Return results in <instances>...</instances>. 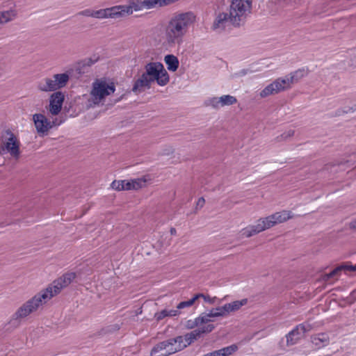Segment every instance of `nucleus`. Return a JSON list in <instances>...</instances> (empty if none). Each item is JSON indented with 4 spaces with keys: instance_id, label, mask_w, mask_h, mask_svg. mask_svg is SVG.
I'll return each instance as SVG.
<instances>
[{
    "instance_id": "f704fd0d",
    "label": "nucleus",
    "mask_w": 356,
    "mask_h": 356,
    "mask_svg": "<svg viewBox=\"0 0 356 356\" xmlns=\"http://www.w3.org/2000/svg\"><path fill=\"white\" fill-rule=\"evenodd\" d=\"M210 318H212L210 316V312L209 313H202L199 317L196 318L197 321H198L199 325H202L203 323H207L208 322L211 321Z\"/></svg>"
},
{
    "instance_id": "72a5a7b5",
    "label": "nucleus",
    "mask_w": 356,
    "mask_h": 356,
    "mask_svg": "<svg viewBox=\"0 0 356 356\" xmlns=\"http://www.w3.org/2000/svg\"><path fill=\"white\" fill-rule=\"evenodd\" d=\"M356 111V104H353L351 106H346L343 108L337 109L335 112V116H340L345 113H354Z\"/></svg>"
},
{
    "instance_id": "aec40b11",
    "label": "nucleus",
    "mask_w": 356,
    "mask_h": 356,
    "mask_svg": "<svg viewBox=\"0 0 356 356\" xmlns=\"http://www.w3.org/2000/svg\"><path fill=\"white\" fill-rule=\"evenodd\" d=\"M145 9H152L154 8H161L168 6L178 0H143Z\"/></svg>"
},
{
    "instance_id": "e433bc0d",
    "label": "nucleus",
    "mask_w": 356,
    "mask_h": 356,
    "mask_svg": "<svg viewBox=\"0 0 356 356\" xmlns=\"http://www.w3.org/2000/svg\"><path fill=\"white\" fill-rule=\"evenodd\" d=\"M123 180H115L111 183V188L116 191H123Z\"/></svg>"
},
{
    "instance_id": "412c9836",
    "label": "nucleus",
    "mask_w": 356,
    "mask_h": 356,
    "mask_svg": "<svg viewBox=\"0 0 356 356\" xmlns=\"http://www.w3.org/2000/svg\"><path fill=\"white\" fill-rule=\"evenodd\" d=\"M38 88L40 91L50 92L58 90L54 79L45 78L41 80L38 84Z\"/></svg>"
},
{
    "instance_id": "1a4fd4ad",
    "label": "nucleus",
    "mask_w": 356,
    "mask_h": 356,
    "mask_svg": "<svg viewBox=\"0 0 356 356\" xmlns=\"http://www.w3.org/2000/svg\"><path fill=\"white\" fill-rule=\"evenodd\" d=\"M33 120L37 132L40 135H46L49 130L54 125V122L49 121L44 115L35 113L33 115Z\"/></svg>"
},
{
    "instance_id": "8fccbe9b",
    "label": "nucleus",
    "mask_w": 356,
    "mask_h": 356,
    "mask_svg": "<svg viewBox=\"0 0 356 356\" xmlns=\"http://www.w3.org/2000/svg\"><path fill=\"white\" fill-rule=\"evenodd\" d=\"M348 226L350 229L356 230V218L349 222Z\"/></svg>"
},
{
    "instance_id": "ea45409f",
    "label": "nucleus",
    "mask_w": 356,
    "mask_h": 356,
    "mask_svg": "<svg viewBox=\"0 0 356 356\" xmlns=\"http://www.w3.org/2000/svg\"><path fill=\"white\" fill-rule=\"evenodd\" d=\"M341 266H345L342 270L344 271H356V265L353 266L350 262H346L340 265Z\"/></svg>"
},
{
    "instance_id": "6e6d98bb",
    "label": "nucleus",
    "mask_w": 356,
    "mask_h": 356,
    "mask_svg": "<svg viewBox=\"0 0 356 356\" xmlns=\"http://www.w3.org/2000/svg\"><path fill=\"white\" fill-rule=\"evenodd\" d=\"M119 328H120V327H119V326H118V325H115V330H119Z\"/></svg>"
},
{
    "instance_id": "a878e982",
    "label": "nucleus",
    "mask_w": 356,
    "mask_h": 356,
    "mask_svg": "<svg viewBox=\"0 0 356 356\" xmlns=\"http://www.w3.org/2000/svg\"><path fill=\"white\" fill-rule=\"evenodd\" d=\"M180 314L177 309H163L154 314V318L157 321H160L167 316H175Z\"/></svg>"
},
{
    "instance_id": "864d4df0",
    "label": "nucleus",
    "mask_w": 356,
    "mask_h": 356,
    "mask_svg": "<svg viewBox=\"0 0 356 356\" xmlns=\"http://www.w3.org/2000/svg\"><path fill=\"white\" fill-rule=\"evenodd\" d=\"M206 296L207 295H204L203 293H197V294L195 295L194 297L192 298L194 300V302H195L200 298H202L204 300V298L206 297Z\"/></svg>"
},
{
    "instance_id": "473e14b6",
    "label": "nucleus",
    "mask_w": 356,
    "mask_h": 356,
    "mask_svg": "<svg viewBox=\"0 0 356 356\" xmlns=\"http://www.w3.org/2000/svg\"><path fill=\"white\" fill-rule=\"evenodd\" d=\"M223 306L213 308L210 310V316L212 318L224 316L227 315V312L222 309Z\"/></svg>"
},
{
    "instance_id": "9d476101",
    "label": "nucleus",
    "mask_w": 356,
    "mask_h": 356,
    "mask_svg": "<svg viewBox=\"0 0 356 356\" xmlns=\"http://www.w3.org/2000/svg\"><path fill=\"white\" fill-rule=\"evenodd\" d=\"M311 330V325L306 323L299 324L290 331L286 336L288 346L293 345L304 336L305 333Z\"/></svg>"
},
{
    "instance_id": "4c0bfd02",
    "label": "nucleus",
    "mask_w": 356,
    "mask_h": 356,
    "mask_svg": "<svg viewBox=\"0 0 356 356\" xmlns=\"http://www.w3.org/2000/svg\"><path fill=\"white\" fill-rule=\"evenodd\" d=\"M195 303L193 298L187 300L179 302L177 306V309L179 311V309H182L185 307H191Z\"/></svg>"
},
{
    "instance_id": "13d9d810",
    "label": "nucleus",
    "mask_w": 356,
    "mask_h": 356,
    "mask_svg": "<svg viewBox=\"0 0 356 356\" xmlns=\"http://www.w3.org/2000/svg\"><path fill=\"white\" fill-rule=\"evenodd\" d=\"M241 73H242L243 74H245V71H244V70H243V71L241 72Z\"/></svg>"
},
{
    "instance_id": "20e7f679",
    "label": "nucleus",
    "mask_w": 356,
    "mask_h": 356,
    "mask_svg": "<svg viewBox=\"0 0 356 356\" xmlns=\"http://www.w3.org/2000/svg\"><path fill=\"white\" fill-rule=\"evenodd\" d=\"M0 154H10V155L18 160L20 157V141L10 129L3 131L0 136Z\"/></svg>"
},
{
    "instance_id": "423d86ee",
    "label": "nucleus",
    "mask_w": 356,
    "mask_h": 356,
    "mask_svg": "<svg viewBox=\"0 0 356 356\" xmlns=\"http://www.w3.org/2000/svg\"><path fill=\"white\" fill-rule=\"evenodd\" d=\"M180 337L171 338L156 344L151 350V356H168L184 349V346L177 345Z\"/></svg>"
},
{
    "instance_id": "f03ea898",
    "label": "nucleus",
    "mask_w": 356,
    "mask_h": 356,
    "mask_svg": "<svg viewBox=\"0 0 356 356\" xmlns=\"http://www.w3.org/2000/svg\"><path fill=\"white\" fill-rule=\"evenodd\" d=\"M293 215L291 211L283 210L276 212L266 218H259L256 225H249L241 230V234L247 238L256 235L266 229H268L277 224L286 222L292 218Z\"/></svg>"
},
{
    "instance_id": "6ab92c4d",
    "label": "nucleus",
    "mask_w": 356,
    "mask_h": 356,
    "mask_svg": "<svg viewBox=\"0 0 356 356\" xmlns=\"http://www.w3.org/2000/svg\"><path fill=\"white\" fill-rule=\"evenodd\" d=\"M99 60L98 57L94 56L91 58H86L79 61L76 66V71L78 74H83L86 72V67H89L97 63Z\"/></svg>"
},
{
    "instance_id": "dca6fc26",
    "label": "nucleus",
    "mask_w": 356,
    "mask_h": 356,
    "mask_svg": "<svg viewBox=\"0 0 356 356\" xmlns=\"http://www.w3.org/2000/svg\"><path fill=\"white\" fill-rule=\"evenodd\" d=\"M159 69L160 70L158 73L154 74L151 77H149V79L151 84L156 81L159 86H164L168 83L170 76L164 67H161V68Z\"/></svg>"
},
{
    "instance_id": "de8ad7c7",
    "label": "nucleus",
    "mask_w": 356,
    "mask_h": 356,
    "mask_svg": "<svg viewBox=\"0 0 356 356\" xmlns=\"http://www.w3.org/2000/svg\"><path fill=\"white\" fill-rule=\"evenodd\" d=\"M216 299V297L211 298L209 296L207 295L206 297L204 298V301L209 302V304H214Z\"/></svg>"
},
{
    "instance_id": "58836bf2",
    "label": "nucleus",
    "mask_w": 356,
    "mask_h": 356,
    "mask_svg": "<svg viewBox=\"0 0 356 356\" xmlns=\"http://www.w3.org/2000/svg\"><path fill=\"white\" fill-rule=\"evenodd\" d=\"M207 105L211 106L215 108H217L220 106V102H219V97H212L208 100Z\"/></svg>"
},
{
    "instance_id": "f3484780",
    "label": "nucleus",
    "mask_w": 356,
    "mask_h": 356,
    "mask_svg": "<svg viewBox=\"0 0 356 356\" xmlns=\"http://www.w3.org/2000/svg\"><path fill=\"white\" fill-rule=\"evenodd\" d=\"M229 22L231 24V15L229 13H220L217 15L213 25L212 29L224 30L226 26V24Z\"/></svg>"
},
{
    "instance_id": "c9c22d12",
    "label": "nucleus",
    "mask_w": 356,
    "mask_h": 356,
    "mask_svg": "<svg viewBox=\"0 0 356 356\" xmlns=\"http://www.w3.org/2000/svg\"><path fill=\"white\" fill-rule=\"evenodd\" d=\"M132 190H138L145 185V180L142 179L132 180Z\"/></svg>"
},
{
    "instance_id": "c03bdc74",
    "label": "nucleus",
    "mask_w": 356,
    "mask_h": 356,
    "mask_svg": "<svg viewBox=\"0 0 356 356\" xmlns=\"http://www.w3.org/2000/svg\"><path fill=\"white\" fill-rule=\"evenodd\" d=\"M200 325L198 321H197V318L194 321L188 320L186 323V326L188 328L193 329L196 326Z\"/></svg>"
},
{
    "instance_id": "9b49d317",
    "label": "nucleus",
    "mask_w": 356,
    "mask_h": 356,
    "mask_svg": "<svg viewBox=\"0 0 356 356\" xmlns=\"http://www.w3.org/2000/svg\"><path fill=\"white\" fill-rule=\"evenodd\" d=\"M115 86L108 85L105 82H95L93 83V88L91 94L96 98L99 99L104 98L106 96L109 95L111 93L115 92Z\"/></svg>"
},
{
    "instance_id": "0eeeda50",
    "label": "nucleus",
    "mask_w": 356,
    "mask_h": 356,
    "mask_svg": "<svg viewBox=\"0 0 356 356\" xmlns=\"http://www.w3.org/2000/svg\"><path fill=\"white\" fill-rule=\"evenodd\" d=\"M76 274L74 272H67L63 274L61 277L54 281L53 285L47 287L44 291L50 289V292L48 293L49 299L57 295L60 291L70 285L72 281L76 278Z\"/></svg>"
},
{
    "instance_id": "37998d69",
    "label": "nucleus",
    "mask_w": 356,
    "mask_h": 356,
    "mask_svg": "<svg viewBox=\"0 0 356 356\" xmlns=\"http://www.w3.org/2000/svg\"><path fill=\"white\" fill-rule=\"evenodd\" d=\"M191 335L193 337V338L196 340L198 338H200L203 334L202 333V331L200 328L196 329L193 330L190 332Z\"/></svg>"
},
{
    "instance_id": "2eb2a0df",
    "label": "nucleus",
    "mask_w": 356,
    "mask_h": 356,
    "mask_svg": "<svg viewBox=\"0 0 356 356\" xmlns=\"http://www.w3.org/2000/svg\"><path fill=\"white\" fill-rule=\"evenodd\" d=\"M151 86L149 78L143 73L138 79L135 80L132 91L136 94H138L144 92L145 89H149Z\"/></svg>"
},
{
    "instance_id": "a19ab883",
    "label": "nucleus",
    "mask_w": 356,
    "mask_h": 356,
    "mask_svg": "<svg viewBox=\"0 0 356 356\" xmlns=\"http://www.w3.org/2000/svg\"><path fill=\"white\" fill-rule=\"evenodd\" d=\"M200 328L202 331V333L204 334V333H209V332H212L213 330V329L215 328V326L213 324H208V325L202 326Z\"/></svg>"
},
{
    "instance_id": "6e6552de",
    "label": "nucleus",
    "mask_w": 356,
    "mask_h": 356,
    "mask_svg": "<svg viewBox=\"0 0 356 356\" xmlns=\"http://www.w3.org/2000/svg\"><path fill=\"white\" fill-rule=\"evenodd\" d=\"M291 88L289 80L286 77L284 79L278 78L266 86L260 92V96L261 97H266L270 95L277 94L282 91L289 90Z\"/></svg>"
},
{
    "instance_id": "a18cd8bd",
    "label": "nucleus",
    "mask_w": 356,
    "mask_h": 356,
    "mask_svg": "<svg viewBox=\"0 0 356 356\" xmlns=\"http://www.w3.org/2000/svg\"><path fill=\"white\" fill-rule=\"evenodd\" d=\"M123 181H124L123 190H126V191L132 190V184H133L132 180H131V181L123 180Z\"/></svg>"
},
{
    "instance_id": "603ef678",
    "label": "nucleus",
    "mask_w": 356,
    "mask_h": 356,
    "mask_svg": "<svg viewBox=\"0 0 356 356\" xmlns=\"http://www.w3.org/2000/svg\"><path fill=\"white\" fill-rule=\"evenodd\" d=\"M204 202H205V200H204V197H200L197 202V207H200V208H202L204 206Z\"/></svg>"
},
{
    "instance_id": "09e8293b",
    "label": "nucleus",
    "mask_w": 356,
    "mask_h": 356,
    "mask_svg": "<svg viewBox=\"0 0 356 356\" xmlns=\"http://www.w3.org/2000/svg\"><path fill=\"white\" fill-rule=\"evenodd\" d=\"M293 134H294V131L289 130L288 132L284 133L281 136L282 138H284V139H286L287 138H289V137L293 136Z\"/></svg>"
},
{
    "instance_id": "bb28decb",
    "label": "nucleus",
    "mask_w": 356,
    "mask_h": 356,
    "mask_svg": "<svg viewBox=\"0 0 356 356\" xmlns=\"http://www.w3.org/2000/svg\"><path fill=\"white\" fill-rule=\"evenodd\" d=\"M69 75L67 73L56 74L54 79L58 89L64 87L69 81Z\"/></svg>"
},
{
    "instance_id": "5fc2aeb1",
    "label": "nucleus",
    "mask_w": 356,
    "mask_h": 356,
    "mask_svg": "<svg viewBox=\"0 0 356 356\" xmlns=\"http://www.w3.org/2000/svg\"><path fill=\"white\" fill-rule=\"evenodd\" d=\"M176 233H177V230H176V229H175V228H174V227H172V228L170 229V234H171L172 235H175V234H176Z\"/></svg>"
},
{
    "instance_id": "49530a36",
    "label": "nucleus",
    "mask_w": 356,
    "mask_h": 356,
    "mask_svg": "<svg viewBox=\"0 0 356 356\" xmlns=\"http://www.w3.org/2000/svg\"><path fill=\"white\" fill-rule=\"evenodd\" d=\"M350 302H354L356 301V289L353 290L348 297Z\"/></svg>"
},
{
    "instance_id": "7c9ffc66",
    "label": "nucleus",
    "mask_w": 356,
    "mask_h": 356,
    "mask_svg": "<svg viewBox=\"0 0 356 356\" xmlns=\"http://www.w3.org/2000/svg\"><path fill=\"white\" fill-rule=\"evenodd\" d=\"M177 337H180L181 338V341H180V343L177 342V345L184 346V349L185 348H186L188 346H189L190 344H191V343L195 341V339L191 335L190 332L186 334L184 337L178 336Z\"/></svg>"
},
{
    "instance_id": "f8f14e48",
    "label": "nucleus",
    "mask_w": 356,
    "mask_h": 356,
    "mask_svg": "<svg viewBox=\"0 0 356 356\" xmlns=\"http://www.w3.org/2000/svg\"><path fill=\"white\" fill-rule=\"evenodd\" d=\"M64 95L62 92H54L49 98V112L53 115H57L62 109L64 102Z\"/></svg>"
},
{
    "instance_id": "4be33fe9",
    "label": "nucleus",
    "mask_w": 356,
    "mask_h": 356,
    "mask_svg": "<svg viewBox=\"0 0 356 356\" xmlns=\"http://www.w3.org/2000/svg\"><path fill=\"white\" fill-rule=\"evenodd\" d=\"M307 75V70L305 68L298 69L293 72H291L286 76L289 80V83L291 86L292 84L298 82L301 79Z\"/></svg>"
},
{
    "instance_id": "3c124183",
    "label": "nucleus",
    "mask_w": 356,
    "mask_h": 356,
    "mask_svg": "<svg viewBox=\"0 0 356 356\" xmlns=\"http://www.w3.org/2000/svg\"><path fill=\"white\" fill-rule=\"evenodd\" d=\"M203 356H220V351L218 350H214L213 352L209 353L207 354L204 355Z\"/></svg>"
},
{
    "instance_id": "c85d7f7f",
    "label": "nucleus",
    "mask_w": 356,
    "mask_h": 356,
    "mask_svg": "<svg viewBox=\"0 0 356 356\" xmlns=\"http://www.w3.org/2000/svg\"><path fill=\"white\" fill-rule=\"evenodd\" d=\"M219 102H220V106H224L236 104L237 102V99L234 96L226 95L220 97Z\"/></svg>"
},
{
    "instance_id": "4468645a",
    "label": "nucleus",
    "mask_w": 356,
    "mask_h": 356,
    "mask_svg": "<svg viewBox=\"0 0 356 356\" xmlns=\"http://www.w3.org/2000/svg\"><path fill=\"white\" fill-rule=\"evenodd\" d=\"M143 1V0H129L128 5L119 6L121 17L132 14L133 10L138 11L144 9Z\"/></svg>"
},
{
    "instance_id": "b1692460",
    "label": "nucleus",
    "mask_w": 356,
    "mask_h": 356,
    "mask_svg": "<svg viewBox=\"0 0 356 356\" xmlns=\"http://www.w3.org/2000/svg\"><path fill=\"white\" fill-rule=\"evenodd\" d=\"M164 67L161 63L150 62L145 65V72H143L148 78L158 73L159 68Z\"/></svg>"
},
{
    "instance_id": "f257e3e1",
    "label": "nucleus",
    "mask_w": 356,
    "mask_h": 356,
    "mask_svg": "<svg viewBox=\"0 0 356 356\" xmlns=\"http://www.w3.org/2000/svg\"><path fill=\"white\" fill-rule=\"evenodd\" d=\"M195 21V15L192 12L175 13L169 19L165 29V36L170 46L181 44L189 27Z\"/></svg>"
},
{
    "instance_id": "393cba45",
    "label": "nucleus",
    "mask_w": 356,
    "mask_h": 356,
    "mask_svg": "<svg viewBox=\"0 0 356 356\" xmlns=\"http://www.w3.org/2000/svg\"><path fill=\"white\" fill-rule=\"evenodd\" d=\"M164 61L167 65L168 70L170 71L175 72L179 67V60L172 54L166 55L164 58Z\"/></svg>"
},
{
    "instance_id": "5701e85b",
    "label": "nucleus",
    "mask_w": 356,
    "mask_h": 356,
    "mask_svg": "<svg viewBox=\"0 0 356 356\" xmlns=\"http://www.w3.org/2000/svg\"><path fill=\"white\" fill-rule=\"evenodd\" d=\"M248 303V299L244 298L241 300L233 301L230 303L223 305V309L227 312V314L230 312L238 311L242 306Z\"/></svg>"
},
{
    "instance_id": "2f4dec72",
    "label": "nucleus",
    "mask_w": 356,
    "mask_h": 356,
    "mask_svg": "<svg viewBox=\"0 0 356 356\" xmlns=\"http://www.w3.org/2000/svg\"><path fill=\"white\" fill-rule=\"evenodd\" d=\"M238 349L236 345L233 344L218 350L220 351V356H229L236 352Z\"/></svg>"
},
{
    "instance_id": "a211bd4d",
    "label": "nucleus",
    "mask_w": 356,
    "mask_h": 356,
    "mask_svg": "<svg viewBox=\"0 0 356 356\" xmlns=\"http://www.w3.org/2000/svg\"><path fill=\"white\" fill-rule=\"evenodd\" d=\"M312 343L316 348H321L329 344L330 337L327 334L321 332L311 337Z\"/></svg>"
},
{
    "instance_id": "ddd939ff",
    "label": "nucleus",
    "mask_w": 356,
    "mask_h": 356,
    "mask_svg": "<svg viewBox=\"0 0 356 356\" xmlns=\"http://www.w3.org/2000/svg\"><path fill=\"white\" fill-rule=\"evenodd\" d=\"M120 10V8H119V6H115L105 9L95 10L94 17L97 19L122 17Z\"/></svg>"
},
{
    "instance_id": "c756f323",
    "label": "nucleus",
    "mask_w": 356,
    "mask_h": 356,
    "mask_svg": "<svg viewBox=\"0 0 356 356\" xmlns=\"http://www.w3.org/2000/svg\"><path fill=\"white\" fill-rule=\"evenodd\" d=\"M345 266H341L340 265L330 271L329 273L325 274L323 276V280L326 282L329 281L331 278L338 276L340 273L342 271L343 268Z\"/></svg>"
},
{
    "instance_id": "39448f33",
    "label": "nucleus",
    "mask_w": 356,
    "mask_h": 356,
    "mask_svg": "<svg viewBox=\"0 0 356 356\" xmlns=\"http://www.w3.org/2000/svg\"><path fill=\"white\" fill-rule=\"evenodd\" d=\"M49 292H50V289L42 291L26 301L14 314L15 318L20 319L25 318L37 310V309L42 305L43 301L45 302L49 299V296H48Z\"/></svg>"
},
{
    "instance_id": "7ed1b4c3",
    "label": "nucleus",
    "mask_w": 356,
    "mask_h": 356,
    "mask_svg": "<svg viewBox=\"0 0 356 356\" xmlns=\"http://www.w3.org/2000/svg\"><path fill=\"white\" fill-rule=\"evenodd\" d=\"M252 0H232L229 13L231 15V24L240 27L245 24L248 16L252 12Z\"/></svg>"
},
{
    "instance_id": "cd10ccee",
    "label": "nucleus",
    "mask_w": 356,
    "mask_h": 356,
    "mask_svg": "<svg viewBox=\"0 0 356 356\" xmlns=\"http://www.w3.org/2000/svg\"><path fill=\"white\" fill-rule=\"evenodd\" d=\"M15 16L16 13L14 10L0 12V24L6 23L13 20Z\"/></svg>"
},
{
    "instance_id": "79ce46f5",
    "label": "nucleus",
    "mask_w": 356,
    "mask_h": 356,
    "mask_svg": "<svg viewBox=\"0 0 356 356\" xmlns=\"http://www.w3.org/2000/svg\"><path fill=\"white\" fill-rule=\"evenodd\" d=\"M94 13L95 10H92L91 9H86L82 11H80L77 15L94 17Z\"/></svg>"
},
{
    "instance_id": "4d7b16f0",
    "label": "nucleus",
    "mask_w": 356,
    "mask_h": 356,
    "mask_svg": "<svg viewBox=\"0 0 356 356\" xmlns=\"http://www.w3.org/2000/svg\"><path fill=\"white\" fill-rule=\"evenodd\" d=\"M3 73L0 70V77L2 76Z\"/></svg>"
}]
</instances>
